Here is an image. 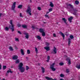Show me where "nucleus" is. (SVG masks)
I'll list each match as a JSON object with an SVG mask.
<instances>
[{"mask_svg":"<svg viewBox=\"0 0 80 80\" xmlns=\"http://www.w3.org/2000/svg\"><path fill=\"white\" fill-rule=\"evenodd\" d=\"M50 6L51 7H53V3L52 2H50Z\"/></svg>","mask_w":80,"mask_h":80,"instance_id":"5701e85b","label":"nucleus"},{"mask_svg":"<svg viewBox=\"0 0 80 80\" xmlns=\"http://www.w3.org/2000/svg\"><path fill=\"white\" fill-rule=\"evenodd\" d=\"M53 36L54 37H57V36H56V34H55V33H54L53 34Z\"/></svg>","mask_w":80,"mask_h":80,"instance_id":"49530a36","label":"nucleus"},{"mask_svg":"<svg viewBox=\"0 0 80 80\" xmlns=\"http://www.w3.org/2000/svg\"><path fill=\"white\" fill-rule=\"evenodd\" d=\"M27 53L28 54H30V51L29 50H27Z\"/></svg>","mask_w":80,"mask_h":80,"instance_id":"7c9ffc66","label":"nucleus"},{"mask_svg":"<svg viewBox=\"0 0 80 80\" xmlns=\"http://www.w3.org/2000/svg\"><path fill=\"white\" fill-rule=\"evenodd\" d=\"M47 12V14H48V13L49 12Z\"/></svg>","mask_w":80,"mask_h":80,"instance_id":"5fc2aeb1","label":"nucleus"},{"mask_svg":"<svg viewBox=\"0 0 80 80\" xmlns=\"http://www.w3.org/2000/svg\"><path fill=\"white\" fill-rule=\"evenodd\" d=\"M24 34L26 36H25V37L27 38V39H28V38H29V34L27 32H24Z\"/></svg>","mask_w":80,"mask_h":80,"instance_id":"0eeeda50","label":"nucleus"},{"mask_svg":"<svg viewBox=\"0 0 80 80\" xmlns=\"http://www.w3.org/2000/svg\"><path fill=\"white\" fill-rule=\"evenodd\" d=\"M52 8H50V9H49V12H52Z\"/></svg>","mask_w":80,"mask_h":80,"instance_id":"72a5a7b5","label":"nucleus"},{"mask_svg":"<svg viewBox=\"0 0 80 80\" xmlns=\"http://www.w3.org/2000/svg\"><path fill=\"white\" fill-rule=\"evenodd\" d=\"M26 12L27 13H28L29 15H32V10L31 9V8H30V7H28L27 10H26Z\"/></svg>","mask_w":80,"mask_h":80,"instance_id":"20e7f679","label":"nucleus"},{"mask_svg":"<svg viewBox=\"0 0 80 80\" xmlns=\"http://www.w3.org/2000/svg\"><path fill=\"white\" fill-rule=\"evenodd\" d=\"M35 29H36L37 30H38V28H36Z\"/></svg>","mask_w":80,"mask_h":80,"instance_id":"864d4df0","label":"nucleus"},{"mask_svg":"<svg viewBox=\"0 0 80 80\" xmlns=\"http://www.w3.org/2000/svg\"><path fill=\"white\" fill-rule=\"evenodd\" d=\"M18 33H19L20 35H22V32H20V31H18Z\"/></svg>","mask_w":80,"mask_h":80,"instance_id":"ea45409f","label":"nucleus"},{"mask_svg":"<svg viewBox=\"0 0 80 80\" xmlns=\"http://www.w3.org/2000/svg\"><path fill=\"white\" fill-rule=\"evenodd\" d=\"M23 6H22V5H19L18 6V8H20V9H21L22 8V7Z\"/></svg>","mask_w":80,"mask_h":80,"instance_id":"412c9836","label":"nucleus"},{"mask_svg":"<svg viewBox=\"0 0 80 80\" xmlns=\"http://www.w3.org/2000/svg\"><path fill=\"white\" fill-rule=\"evenodd\" d=\"M71 43V39L70 38H68V45H70V44Z\"/></svg>","mask_w":80,"mask_h":80,"instance_id":"a211bd4d","label":"nucleus"},{"mask_svg":"<svg viewBox=\"0 0 80 80\" xmlns=\"http://www.w3.org/2000/svg\"><path fill=\"white\" fill-rule=\"evenodd\" d=\"M39 31L40 33H42L44 32V30L42 28H40L39 29Z\"/></svg>","mask_w":80,"mask_h":80,"instance_id":"4468645a","label":"nucleus"},{"mask_svg":"<svg viewBox=\"0 0 80 80\" xmlns=\"http://www.w3.org/2000/svg\"><path fill=\"white\" fill-rule=\"evenodd\" d=\"M61 77H64V75H63V74H61L60 75Z\"/></svg>","mask_w":80,"mask_h":80,"instance_id":"58836bf2","label":"nucleus"},{"mask_svg":"<svg viewBox=\"0 0 80 80\" xmlns=\"http://www.w3.org/2000/svg\"><path fill=\"white\" fill-rule=\"evenodd\" d=\"M22 27L23 28H27V26L26 25H22Z\"/></svg>","mask_w":80,"mask_h":80,"instance_id":"6ab92c4d","label":"nucleus"},{"mask_svg":"<svg viewBox=\"0 0 80 80\" xmlns=\"http://www.w3.org/2000/svg\"><path fill=\"white\" fill-rule=\"evenodd\" d=\"M53 52L55 54L57 53V48L55 47H54Z\"/></svg>","mask_w":80,"mask_h":80,"instance_id":"f8f14e48","label":"nucleus"},{"mask_svg":"<svg viewBox=\"0 0 80 80\" xmlns=\"http://www.w3.org/2000/svg\"><path fill=\"white\" fill-rule=\"evenodd\" d=\"M20 62V60L19 59H17L16 62H15V63H16V64H17V63H19Z\"/></svg>","mask_w":80,"mask_h":80,"instance_id":"aec40b11","label":"nucleus"},{"mask_svg":"<svg viewBox=\"0 0 80 80\" xmlns=\"http://www.w3.org/2000/svg\"><path fill=\"white\" fill-rule=\"evenodd\" d=\"M15 7H16V2H13L12 5L11 7L12 10H15Z\"/></svg>","mask_w":80,"mask_h":80,"instance_id":"423d86ee","label":"nucleus"},{"mask_svg":"<svg viewBox=\"0 0 80 80\" xmlns=\"http://www.w3.org/2000/svg\"><path fill=\"white\" fill-rule=\"evenodd\" d=\"M30 2H31V0H30Z\"/></svg>","mask_w":80,"mask_h":80,"instance_id":"e2e57ef3","label":"nucleus"},{"mask_svg":"<svg viewBox=\"0 0 80 80\" xmlns=\"http://www.w3.org/2000/svg\"><path fill=\"white\" fill-rule=\"evenodd\" d=\"M9 28H8V27H5V29L6 31H8V30H9Z\"/></svg>","mask_w":80,"mask_h":80,"instance_id":"c756f323","label":"nucleus"},{"mask_svg":"<svg viewBox=\"0 0 80 80\" xmlns=\"http://www.w3.org/2000/svg\"><path fill=\"white\" fill-rule=\"evenodd\" d=\"M45 17H47L48 18H49V16H48V15L46 14V15H45Z\"/></svg>","mask_w":80,"mask_h":80,"instance_id":"4c0bfd02","label":"nucleus"},{"mask_svg":"<svg viewBox=\"0 0 80 80\" xmlns=\"http://www.w3.org/2000/svg\"><path fill=\"white\" fill-rule=\"evenodd\" d=\"M31 28L33 29V30H34V29H35L36 28H35V27L34 26H32Z\"/></svg>","mask_w":80,"mask_h":80,"instance_id":"2f4dec72","label":"nucleus"},{"mask_svg":"<svg viewBox=\"0 0 80 80\" xmlns=\"http://www.w3.org/2000/svg\"><path fill=\"white\" fill-rule=\"evenodd\" d=\"M35 51L36 53H38V49L36 47H35Z\"/></svg>","mask_w":80,"mask_h":80,"instance_id":"cd10ccee","label":"nucleus"},{"mask_svg":"<svg viewBox=\"0 0 80 80\" xmlns=\"http://www.w3.org/2000/svg\"><path fill=\"white\" fill-rule=\"evenodd\" d=\"M70 38L71 39H73L74 38V36L73 35H71L70 36Z\"/></svg>","mask_w":80,"mask_h":80,"instance_id":"393cba45","label":"nucleus"},{"mask_svg":"<svg viewBox=\"0 0 80 80\" xmlns=\"http://www.w3.org/2000/svg\"><path fill=\"white\" fill-rule=\"evenodd\" d=\"M62 20L66 24L68 25L67 23V20L65 19V18H62Z\"/></svg>","mask_w":80,"mask_h":80,"instance_id":"9d476101","label":"nucleus"},{"mask_svg":"<svg viewBox=\"0 0 80 80\" xmlns=\"http://www.w3.org/2000/svg\"><path fill=\"white\" fill-rule=\"evenodd\" d=\"M44 23H46V22H44Z\"/></svg>","mask_w":80,"mask_h":80,"instance_id":"bf43d9fd","label":"nucleus"},{"mask_svg":"<svg viewBox=\"0 0 80 80\" xmlns=\"http://www.w3.org/2000/svg\"><path fill=\"white\" fill-rule=\"evenodd\" d=\"M79 80H80V77H79Z\"/></svg>","mask_w":80,"mask_h":80,"instance_id":"4d7b16f0","label":"nucleus"},{"mask_svg":"<svg viewBox=\"0 0 80 80\" xmlns=\"http://www.w3.org/2000/svg\"><path fill=\"white\" fill-rule=\"evenodd\" d=\"M20 17H23V16H22V15L21 13H20Z\"/></svg>","mask_w":80,"mask_h":80,"instance_id":"79ce46f5","label":"nucleus"},{"mask_svg":"<svg viewBox=\"0 0 80 80\" xmlns=\"http://www.w3.org/2000/svg\"><path fill=\"white\" fill-rule=\"evenodd\" d=\"M50 56H48L47 59L48 60H50Z\"/></svg>","mask_w":80,"mask_h":80,"instance_id":"37998d69","label":"nucleus"},{"mask_svg":"<svg viewBox=\"0 0 80 80\" xmlns=\"http://www.w3.org/2000/svg\"><path fill=\"white\" fill-rule=\"evenodd\" d=\"M46 45H47V46H48L50 45V44L48 42H46Z\"/></svg>","mask_w":80,"mask_h":80,"instance_id":"a18cd8bd","label":"nucleus"},{"mask_svg":"<svg viewBox=\"0 0 80 80\" xmlns=\"http://www.w3.org/2000/svg\"><path fill=\"white\" fill-rule=\"evenodd\" d=\"M44 48L45 50H46L47 51H49V50H50V47H45Z\"/></svg>","mask_w":80,"mask_h":80,"instance_id":"9b49d317","label":"nucleus"},{"mask_svg":"<svg viewBox=\"0 0 80 80\" xmlns=\"http://www.w3.org/2000/svg\"><path fill=\"white\" fill-rule=\"evenodd\" d=\"M68 65H70L71 64V61L70 60V59H66L67 61H68Z\"/></svg>","mask_w":80,"mask_h":80,"instance_id":"dca6fc26","label":"nucleus"},{"mask_svg":"<svg viewBox=\"0 0 80 80\" xmlns=\"http://www.w3.org/2000/svg\"><path fill=\"white\" fill-rule=\"evenodd\" d=\"M7 68V66H3L2 69L3 70H5Z\"/></svg>","mask_w":80,"mask_h":80,"instance_id":"c85d7f7f","label":"nucleus"},{"mask_svg":"<svg viewBox=\"0 0 80 80\" xmlns=\"http://www.w3.org/2000/svg\"><path fill=\"white\" fill-rule=\"evenodd\" d=\"M55 65V63H53L50 66V68L52 69V71L54 72L56 70V69L54 68V65Z\"/></svg>","mask_w":80,"mask_h":80,"instance_id":"39448f33","label":"nucleus"},{"mask_svg":"<svg viewBox=\"0 0 80 80\" xmlns=\"http://www.w3.org/2000/svg\"><path fill=\"white\" fill-rule=\"evenodd\" d=\"M66 72L68 73L69 72H70V71H69V69H66Z\"/></svg>","mask_w":80,"mask_h":80,"instance_id":"f704fd0d","label":"nucleus"},{"mask_svg":"<svg viewBox=\"0 0 80 80\" xmlns=\"http://www.w3.org/2000/svg\"><path fill=\"white\" fill-rule=\"evenodd\" d=\"M46 62H49V59H48L47 61Z\"/></svg>","mask_w":80,"mask_h":80,"instance_id":"603ef678","label":"nucleus"},{"mask_svg":"<svg viewBox=\"0 0 80 80\" xmlns=\"http://www.w3.org/2000/svg\"><path fill=\"white\" fill-rule=\"evenodd\" d=\"M23 64L22 62H21L18 65V69L21 72H25V68L23 67Z\"/></svg>","mask_w":80,"mask_h":80,"instance_id":"f03ea898","label":"nucleus"},{"mask_svg":"<svg viewBox=\"0 0 80 80\" xmlns=\"http://www.w3.org/2000/svg\"><path fill=\"white\" fill-rule=\"evenodd\" d=\"M36 38H38V40H40L41 39V37H40V36H37Z\"/></svg>","mask_w":80,"mask_h":80,"instance_id":"4be33fe9","label":"nucleus"},{"mask_svg":"<svg viewBox=\"0 0 80 80\" xmlns=\"http://www.w3.org/2000/svg\"><path fill=\"white\" fill-rule=\"evenodd\" d=\"M9 72H10V73H12L13 72H12L11 70V69H10V70H9Z\"/></svg>","mask_w":80,"mask_h":80,"instance_id":"de8ad7c7","label":"nucleus"},{"mask_svg":"<svg viewBox=\"0 0 80 80\" xmlns=\"http://www.w3.org/2000/svg\"><path fill=\"white\" fill-rule=\"evenodd\" d=\"M42 37H45V32H42Z\"/></svg>","mask_w":80,"mask_h":80,"instance_id":"b1692460","label":"nucleus"},{"mask_svg":"<svg viewBox=\"0 0 80 80\" xmlns=\"http://www.w3.org/2000/svg\"><path fill=\"white\" fill-rule=\"evenodd\" d=\"M26 70H28L29 69V67L28 66H26Z\"/></svg>","mask_w":80,"mask_h":80,"instance_id":"e433bc0d","label":"nucleus"},{"mask_svg":"<svg viewBox=\"0 0 80 80\" xmlns=\"http://www.w3.org/2000/svg\"><path fill=\"white\" fill-rule=\"evenodd\" d=\"M75 3L76 5H78L79 4V2L78 1L76 0L75 1Z\"/></svg>","mask_w":80,"mask_h":80,"instance_id":"a878e982","label":"nucleus"},{"mask_svg":"<svg viewBox=\"0 0 80 80\" xmlns=\"http://www.w3.org/2000/svg\"><path fill=\"white\" fill-rule=\"evenodd\" d=\"M2 13H0V17H2Z\"/></svg>","mask_w":80,"mask_h":80,"instance_id":"3c124183","label":"nucleus"},{"mask_svg":"<svg viewBox=\"0 0 80 80\" xmlns=\"http://www.w3.org/2000/svg\"><path fill=\"white\" fill-rule=\"evenodd\" d=\"M1 72V71H0V73Z\"/></svg>","mask_w":80,"mask_h":80,"instance_id":"0e129e2a","label":"nucleus"},{"mask_svg":"<svg viewBox=\"0 0 80 80\" xmlns=\"http://www.w3.org/2000/svg\"><path fill=\"white\" fill-rule=\"evenodd\" d=\"M66 5L67 7H68V6H69L71 8L73 9V10L74 12L72 13V14L73 15H77V10L76 9H74L73 8V5L70 4H68V3H66Z\"/></svg>","mask_w":80,"mask_h":80,"instance_id":"f257e3e1","label":"nucleus"},{"mask_svg":"<svg viewBox=\"0 0 80 80\" xmlns=\"http://www.w3.org/2000/svg\"><path fill=\"white\" fill-rule=\"evenodd\" d=\"M38 10H41V8H40V7H38Z\"/></svg>","mask_w":80,"mask_h":80,"instance_id":"a19ab883","label":"nucleus"},{"mask_svg":"<svg viewBox=\"0 0 80 80\" xmlns=\"http://www.w3.org/2000/svg\"><path fill=\"white\" fill-rule=\"evenodd\" d=\"M0 70H2V65L0 64Z\"/></svg>","mask_w":80,"mask_h":80,"instance_id":"09e8293b","label":"nucleus"},{"mask_svg":"<svg viewBox=\"0 0 80 80\" xmlns=\"http://www.w3.org/2000/svg\"><path fill=\"white\" fill-rule=\"evenodd\" d=\"M73 19V17H70V18H68V20H69V21L71 22H72V20Z\"/></svg>","mask_w":80,"mask_h":80,"instance_id":"ddd939ff","label":"nucleus"},{"mask_svg":"<svg viewBox=\"0 0 80 80\" xmlns=\"http://www.w3.org/2000/svg\"><path fill=\"white\" fill-rule=\"evenodd\" d=\"M9 49L11 51H13V49L12 47L11 46L9 47Z\"/></svg>","mask_w":80,"mask_h":80,"instance_id":"bb28decb","label":"nucleus"},{"mask_svg":"<svg viewBox=\"0 0 80 80\" xmlns=\"http://www.w3.org/2000/svg\"><path fill=\"white\" fill-rule=\"evenodd\" d=\"M60 80H64V79H62V78H61L60 79Z\"/></svg>","mask_w":80,"mask_h":80,"instance_id":"6e6d98bb","label":"nucleus"},{"mask_svg":"<svg viewBox=\"0 0 80 80\" xmlns=\"http://www.w3.org/2000/svg\"><path fill=\"white\" fill-rule=\"evenodd\" d=\"M15 41H17V42H19V39H18V38H16Z\"/></svg>","mask_w":80,"mask_h":80,"instance_id":"c9c22d12","label":"nucleus"},{"mask_svg":"<svg viewBox=\"0 0 80 80\" xmlns=\"http://www.w3.org/2000/svg\"><path fill=\"white\" fill-rule=\"evenodd\" d=\"M71 80H73V79H71Z\"/></svg>","mask_w":80,"mask_h":80,"instance_id":"13d9d810","label":"nucleus"},{"mask_svg":"<svg viewBox=\"0 0 80 80\" xmlns=\"http://www.w3.org/2000/svg\"><path fill=\"white\" fill-rule=\"evenodd\" d=\"M10 24H11V25H10L9 26V28L11 29V30H12V32H13L14 31V25L13 24V22H12V20H10Z\"/></svg>","mask_w":80,"mask_h":80,"instance_id":"7ed1b4c3","label":"nucleus"},{"mask_svg":"<svg viewBox=\"0 0 80 80\" xmlns=\"http://www.w3.org/2000/svg\"><path fill=\"white\" fill-rule=\"evenodd\" d=\"M18 27H21V24H18Z\"/></svg>","mask_w":80,"mask_h":80,"instance_id":"c03bdc74","label":"nucleus"},{"mask_svg":"<svg viewBox=\"0 0 80 80\" xmlns=\"http://www.w3.org/2000/svg\"><path fill=\"white\" fill-rule=\"evenodd\" d=\"M11 68H12V67H11Z\"/></svg>","mask_w":80,"mask_h":80,"instance_id":"052dcab7","label":"nucleus"},{"mask_svg":"<svg viewBox=\"0 0 80 80\" xmlns=\"http://www.w3.org/2000/svg\"><path fill=\"white\" fill-rule=\"evenodd\" d=\"M59 65H60V66H62V65H64V64L63 63L60 62V63H59Z\"/></svg>","mask_w":80,"mask_h":80,"instance_id":"473e14b6","label":"nucleus"},{"mask_svg":"<svg viewBox=\"0 0 80 80\" xmlns=\"http://www.w3.org/2000/svg\"><path fill=\"white\" fill-rule=\"evenodd\" d=\"M21 52L22 55H25L24 51H23V50L22 49H21Z\"/></svg>","mask_w":80,"mask_h":80,"instance_id":"2eb2a0df","label":"nucleus"},{"mask_svg":"<svg viewBox=\"0 0 80 80\" xmlns=\"http://www.w3.org/2000/svg\"><path fill=\"white\" fill-rule=\"evenodd\" d=\"M57 24H58V22H57Z\"/></svg>","mask_w":80,"mask_h":80,"instance_id":"680f3d73","label":"nucleus"},{"mask_svg":"<svg viewBox=\"0 0 80 80\" xmlns=\"http://www.w3.org/2000/svg\"><path fill=\"white\" fill-rule=\"evenodd\" d=\"M18 57L17 56L14 55L13 56L12 59L13 60H17V59H18Z\"/></svg>","mask_w":80,"mask_h":80,"instance_id":"1a4fd4ad","label":"nucleus"},{"mask_svg":"<svg viewBox=\"0 0 80 80\" xmlns=\"http://www.w3.org/2000/svg\"><path fill=\"white\" fill-rule=\"evenodd\" d=\"M59 33L60 34H61V36H62V37L63 38V40H64V39H65V34H63V33H62V31L60 32Z\"/></svg>","mask_w":80,"mask_h":80,"instance_id":"6e6552de","label":"nucleus"},{"mask_svg":"<svg viewBox=\"0 0 80 80\" xmlns=\"http://www.w3.org/2000/svg\"><path fill=\"white\" fill-rule=\"evenodd\" d=\"M9 72H10V71L9 70H8L7 71V73H9Z\"/></svg>","mask_w":80,"mask_h":80,"instance_id":"8fccbe9b","label":"nucleus"},{"mask_svg":"<svg viewBox=\"0 0 80 80\" xmlns=\"http://www.w3.org/2000/svg\"><path fill=\"white\" fill-rule=\"evenodd\" d=\"M42 69V73H45V68H43V67H42L41 68Z\"/></svg>","mask_w":80,"mask_h":80,"instance_id":"f3484780","label":"nucleus"}]
</instances>
